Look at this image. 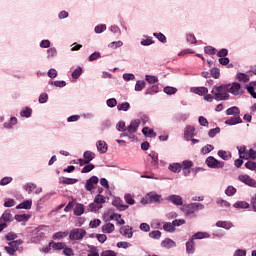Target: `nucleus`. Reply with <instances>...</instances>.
Returning <instances> with one entry per match:
<instances>
[{
    "label": "nucleus",
    "instance_id": "nucleus-1",
    "mask_svg": "<svg viewBox=\"0 0 256 256\" xmlns=\"http://www.w3.org/2000/svg\"><path fill=\"white\" fill-rule=\"evenodd\" d=\"M211 93L216 101H225L229 99L226 85L214 86Z\"/></svg>",
    "mask_w": 256,
    "mask_h": 256
},
{
    "label": "nucleus",
    "instance_id": "nucleus-2",
    "mask_svg": "<svg viewBox=\"0 0 256 256\" xmlns=\"http://www.w3.org/2000/svg\"><path fill=\"white\" fill-rule=\"evenodd\" d=\"M142 205H151L153 203H163V196L155 192L147 193L140 201Z\"/></svg>",
    "mask_w": 256,
    "mask_h": 256
},
{
    "label": "nucleus",
    "instance_id": "nucleus-3",
    "mask_svg": "<svg viewBox=\"0 0 256 256\" xmlns=\"http://www.w3.org/2000/svg\"><path fill=\"white\" fill-rule=\"evenodd\" d=\"M87 235V232L81 228H74L71 230L69 237L71 241H81L83 237Z\"/></svg>",
    "mask_w": 256,
    "mask_h": 256
},
{
    "label": "nucleus",
    "instance_id": "nucleus-4",
    "mask_svg": "<svg viewBox=\"0 0 256 256\" xmlns=\"http://www.w3.org/2000/svg\"><path fill=\"white\" fill-rule=\"evenodd\" d=\"M206 165L210 167V169H223L225 163L215 159V157L209 156L206 159Z\"/></svg>",
    "mask_w": 256,
    "mask_h": 256
},
{
    "label": "nucleus",
    "instance_id": "nucleus-5",
    "mask_svg": "<svg viewBox=\"0 0 256 256\" xmlns=\"http://www.w3.org/2000/svg\"><path fill=\"white\" fill-rule=\"evenodd\" d=\"M227 92L231 93L232 95H241L243 93V89H241V84L234 82L232 84L226 85Z\"/></svg>",
    "mask_w": 256,
    "mask_h": 256
},
{
    "label": "nucleus",
    "instance_id": "nucleus-6",
    "mask_svg": "<svg viewBox=\"0 0 256 256\" xmlns=\"http://www.w3.org/2000/svg\"><path fill=\"white\" fill-rule=\"evenodd\" d=\"M238 181L244 183V185H248V187H256V181L247 174H240L238 176Z\"/></svg>",
    "mask_w": 256,
    "mask_h": 256
},
{
    "label": "nucleus",
    "instance_id": "nucleus-7",
    "mask_svg": "<svg viewBox=\"0 0 256 256\" xmlns=\"http://www.w3.org/2000/svg\"><path fill=\"white\" fill-rule=\"evenodd\" d=\"M166 201L172 203V205H176V207H180L183 205V197L177 194H171L166 198Z\"/></svg>",
    "mask_w": 256,
    "mask_h": 256
},
{
    "label": "nucleus",
    "instance_id": "nucleus-8",
    "mask_svg": "<svg viewBox=\"0 0 256 256\" xmlns=\"http://www.w3.org/2000/svg\"><path fill=\"white\" fill-rule=\"evenodd\" d=\"M97 183H99V178L97 176H92L90 179L86 181V184H85L86 191H93Z\"/></svg>",
    "mask_w": 256,
    "mask_h": 256
},
{
    "label": "nucleus",
    "instance_id": "nucleus-9",
    "mask_svg": "<svg viewBox=\"0 0 256 256\" xmlns=\"http://www.w3.org/2000/svg\"><path fill=\"white\" fill-rule=\"evenodd\" d=\"M96 148L98 153H101L102 155L109 151V145H107V142H105V140H98L96 142Z\"/></svg>",
    "mask_w": 256,
    "mask_h": 256
},
{
    "label": "nucleus",
    "instance_id": "nucleus-10",
    "mask_svg": "<svg viewBox=\"0 0 256 256\" xmlns=\"http://www.w3.org/2000/svg\"><path fill=\"white\" fill-rule=\"evenodd\" d=\"M216 227H218L220 229H225L226 231H229V229H233V227H235V225H233V223L231 221L219 220L216 222Z\"/></svg>",
    "mask_w": 256,
    "mask_h": 256
},
{
    "label": "nucleus",
    "instance_id": "nucleus-11",
    "mask_svg": "<svg viewBox=\"0 0 256 256\" xmlns=\"http://www.w3.org/2000/svg\"><path fill=\"white\" fill-rule=\"evenodd\" d=\"M161 247L164 249H175V247H177V243L171 240V238H166L161 242Z\"/></svg>",
    "mask_w": 256,
    "mask_h": 256
},
{
    "label": "nucleus",
    "instance_id": "nucleus-12",
    "mask_svg": "<svg viewBox=\"0 0 256 256\" xmlns=\"http://www.w3.org/2000/svg\"><path fill=\"white\" fill-rule=\"evenodd\" d=\"M120 233L123 237H127V239H131L133 237V228L130 226H123L120 228Z\"/></svg>",
    "mask_w": 256,
    "mask_h": 256
},
{
    "label": "nucleus",
    "instance_id": "nucleus-13",
    "mask_svg": "<svg viewBox=\"0 0 256 256\" xmlns=\"http://www.w3.org/2000/svg\"><path fill=\"white\" fill-rule=\"evenodd\" d=\"M141 125V120L136 119L130 123V125L127 127L128 133H136L137 129H139V126Z\"/></svg>",
    "mask_w": 256,
    "mask_h": 256
},
{
    "label": "nucleus",
    "instance_id": "nucleus-14",
    "mask_svg": "<svg viewBox=\"0 0 256 256\" xmlns=\"http://www.w3.org/2000/svg\"><path fill=\"white\" fill-rule=\"evenodd\" d=\"M19 123V120L17 119V117L12 116L10 117V121H7L3 124L4 129H13L15 127V125H17Z\"/></svg>",
    "mask_w": 256,
    "mask_h": 256
},
{
    "label": "nucleus",
    "instance_id": "nucleus-15",
    "mask_svg": "<svg viewBox=\"0 0 256 256\" xmlns=\"http://www.w3.org/2000/svg\"><path fill=\"white\" fill-rule=\"evenodd\" d=\"M181 210L183 213H185V215H193V213H195V205L194 203L185 204L182 206Z\"/></svg>",
    "mask_w": 256,
    "mask_h": 256
},
{
    "label": "nucleus",
    "instance_id": "nucleus-16",
    "mask_svg": "<svg viewBox=\"0 0 256 256\" xmlns=\"http://www.w3.org/2000/svg\"><path fill=\"white\" fill-rule=\"evenodd\" d=\"M186 253L188 255H193V253H195V240L190 238L189 241L186 242Z\"/></svg>",
    "mask_w": 256,
    "mask_h": 256
},
{
    "label": "nucleus",
    "instance_id": "nucleus-17",
    "mask_svg": "<svg viewBox=\"0 0 256 256\" xmlns=\"http://www.w3.org/2000/svg\"><path fill=\"white\" fill-rule=\"evenodd\" d=\"M193 135H195V127L187 126L184 132V137L186 141H189V139H193Z\"/></svg>",
    "mask_w": 256,
    "mask_h": 256
},
{
    "label": "nucleus",
    "instance_id": "nucleus-18",
    "mask_svg": "<svg viewBox=\"0 0 256 256\" xmlns=\"http://www.w3.org/2000/svg\"><path fill=\"white\" fill-rule=\"evenodd\" d=\"M11 221H13V215H11V212L5 211L0 218V223H9Z\"/></svg>",
    "mask_w": 256,
    "mask_h": 256
},
{
    "label": "nucleus",
    "instance_id": "nucleus-19",
    "mask_svg": "<svg viewBox=\"0 0 256 256\" xmlns=\"http://www.w3.org/2000/svg\"><path fill=\"white\" fill-rule=\"evenodd\" d=\"M115 231V225L111 222H107L102 226V233H113Z\"/></svg>",
    "mask_w": 256,
    "mask_h": 256
},
{
    "label": "nucleus",
    "instance_id": "nucleus-20",
    "mask_svg": "<svg viewBox=\"0 0 256 256\" xmlns=\"http://www.w3.org/2000/svg\"><path fill=\"white\" fill-rule=\"evenodd\" d=\"M191 92L195 93L196 95H207L209 90L205 87H193L191 88Z\"/></svg>",
    "mask_w": 256,
    "mask_h": 256
},
{
    "label": "nucleus",
    "instance_id": "nucleus-21",
    "mask_svg": "<svg viewBox=\"0 0 256 256\" xmlns=\"http://www.w3.org/2000/svg\"><path fill=\"white\" fill-rule=\"evenodd\" d=\"M169 171L172 173H181V169H183V166L179 163H171L168 166Z\"/></svg>",
    "mask_w": 256,
    "mask_h": 256
},
{
    "label": "nucleus",
    "instance_id": "nucleus-22",
    "mask_svg": "<svg viewBox=\"0 0 256 256\" xmlns=\"http://www.w3.org/2000/svg\"><path fill=\"white\" fill-rule=\"evenodd\" d=\"M112 205H114V207H117L118 209H122V211H125L126 209H129L128 205H124L123 201L119 198H116L113 202Z\"/></svg>",
    "mask_w": 256,
    "mask_h": 256
},
{
    "label": "nucleus",
    "instance_id": "nucleus-23",
    "mask_svg": "<svg viewBox=\"0 0 256 256\" xmlns=\"http://www.w3.org/2000/svg\"><path fill=\"white\" fill-rule=\"evenodd\" d=\"M211 235L207 232H197L195 233L191 239L195 241V239H209Z\"/></svg>",
    "mask_w": 256,
    "mask_h": 256
},
{
    "label": "nucleus",
    "instance_id": "nucleus-24",
    "mask_svg": "<svg viewBox=\"0 0 256 256\" xmlns=\"http://www.w3.org/2000/svg\"><path fill=\"white\" fill-rule=\"evenodd\" d=\"M33 115V109L29 107H25L20 111V117H25L26 119H29Z\"/></svg>",
    "mask_w": 256,
    "mask_h": 256
},
{
    "label": "nucleus",
    "instance_id": "nucleus-25",
    "mask_svg": "<svg viewBox=\"0 0 256 256\" xmlns=\"http://www.w3.org/2000/svg\"><path fill=\"white\" fill-rule=\"evenodd\" d=\"M145 39H142L140 42V45H142V47H149L150 45H153L155 43V41H153V38H151L150 36H145Z\"/></svg>",
    "mask_w": 256,
    "mask_h": 256
},
{
    "label": "nucleus",
    "instance_id": "nucleus-26",
    "mask_svg": "<svg viewBox=\"0 0 256 256\" xmlns=\"http://www.w3.org/2000/svg\"><path fill=\"white\" fill-rule=\"evenodd\" d=\"M111 221H116L117 225H125V220L121 218V214L110 215Z\"/></svg>",
    "mask_w": 256,
    "mask_h": 256
},
{
    "label": "nucleus",
    "instance_id": "nucleus-27",
    "mask_svg": "<svg viewBox=\"0 0 256 256\" xmlns=\"http://www.w3.org/2000/svg\"><path fill=\"white\" fill-rule=\"evenodd\" d=\"M246 89H247L248 93H250V95H252V97L254 99H256V93H255L256 82H250L249 85L246 86Z\"/></svg>",
    "mask_w": 256,
    "mask_h": 256
},
{
    "label": "nucleus",
    "instance_id": "nucleus-28",
    "mask_svg": "<svg viewBox=\"0 0 256 256\" xmlns=\"http://www.w3.org/2000/svg\"><path fill=\"white\" fill-rule=\"evenodd\" d=\"M32 205H33V200H26V201L20 203L16 207V209H31Z\"/></svg>",
    "mask_w": 256,
    "mask_h": 256
},
{
    "label": "nucleus",
    "instance_id": "nucleus-29",
    "mask_svg": "<svg viewBox=\"0 0 256 256\" xmlns=\"http://www.w3.org/2000/svg\"><path fill=\"white\" fill-rule=\"evenodd\" d=\"M142 133L145 135V137H157V133H155V131L149 127H144L142 129Z\"/></svg>",
    "mask_w": 256,
    "mask_h": 256
},
{
    "label": "nucleus",
    "instance_id": "nucleus-30",
    "mask_svg": "<svg viewBox=\"0 0 256 256\" xmlns=\"http://www.w3.org/2000/svg\"><path fill=\"white\" fill-rule=\"evenodd\" d=\"M24 191L28 192V195H31V193H33V191H35V189H37V185H35L34 183H27L23 186Z\"/></svg>",
    "mask_w": 256,
    "mask_h": 256
},
{
    "label": "nucleus",
    "instance_id": "nucleus-31",
    "mask_svg": "<svg viewBox=\"0 0 256 256\" xmlns=\"http://www.w3.org/2000/svg\"><path fill=\"white\" fill-rule=\"evenodd\" d=\"M46 55H47V59H53L57 57V48L55 47L48 48L46 51Z\"/></svg>",
    "mask_w": 256,
    "mask_h": 256
},
{
    "label": "nucleus",
    "instance_id": "nucleus-32",
    "mask_svg": "<svg viewBox=\"0 0 256 256\" xmlns=\"http://www.w3.org/2000/svg\"><path fill=\"white\" fill-rule=\"evenodd\" d=\"M83 157L84 159H86L84 163H89L90 161H93V159H95V153L91 151H85Z\"/></svg>",
    "mask_w": 256,
    "mask_h": 256
},
{
    "label": "nucleus",
    "instance_id": "nucleus-33",
    "mask_svg": "<svg viewBox=\"0 0 256 256\" xmlns=\"http://www.w3.org/2000/svg\"><path fill=\"white\" fill-rule=\"evenodd\" d=\"M85 213V207L83 204H76L74 208V214L77 216L83 215Z\"/></svg>",
    "mask_w": 256,
    "mask_h": 256
},
{
    "label": "nucleus",
    "instance_id": "nucleus-34",
    "mask_svg": "<svg viewBox=\"0 0 256 256\" xmlns=\"http://www.w3.org/2000/svg\"><path fill=\"white\" fill-rule=\"evenodd\" d=\"M238 123H242L241 117H231L226 121V125H237Z\"/></svg>",
    "mask_w": 256,
    "mask_h": 256
},
{
    "label": "nucleus",
    "instance_id": "nucleus-35",
    "mask_svg": "<svg viewBox=\"0 0 256 256\" xmlns=\"http://www.w3.org/2000/svg\"><path fill=\"white\" fill-rule=\"evenodd\" d=\"M117 109L119 111H129V109H131V104H129V102L119 103Z\"/></svg>",
    "mask_w": 256,
    "mask_h": 256
},
{
    "label": "nucleus",
    "instance_id": "nucleus-36",
    "mask_svg": "<svg viewBox=\"0 0 256 256\" xmlns=\"http://www.w3.org/2000/svg\"><path fill=\"white\" fill-rule=\"evenodd\" d=\"M83 75V68L80 66L76 67V69L72 72L73 79H79Z\"/></svg>",
    "mask_w": 256,
    "mask_h": 256
},
{
    "label": "nucleus",
    "instance_id": "nucleus-37",
    "mask_svg": "<svg viewBox=\"0 0 256 256\" xmlns=\"http://www.w3.org/2000/svg\"><path fill=\"white\" fill-rule=\"evenodd\" d=\"M163 229L164 231H167L168 233H173L175 231V226L173 224V222H166L163 225Z\"/></svg>",
    "mask_w": 256,
    "mask_h": 256
},
{
    "label": "nucleus",
    "instance_id": "nucleus-38",
    "mask_svg": "<svg viewBox=\"0 0 256 256\" xmlns=\"http://www.w3.org/2000/svg\"><path fill=\"white\" fill-rule=\"evenodd\" d=\"M233 207H235V209H249V203L245 202V201H239L236 202Z\"/></svg>",
    "mask_w": 256,
    "mask_h": 256
},
{
    "label": "nucleus",
    "instance_id": "nucleus-39",
    "mask_svg": "<svg viewBox=\"0 0 256 256\" xmlns=\"http://www.w3.org/2000/svg\"><path fill=\"white\" fill-rule=\"evenodd\" d=\"M218 155L223 159L224 161H229L231 159V153L227 151L220 150L218 151Z\"/></svg>",
    "mask_w": 256,
    "mask_h": 256
},
{
    "label": "nucleus",
    "instance_id": "nucleus-40",
    "mask_svg": "<svg viewBox=\"0 0 256 256\" xmlns=\"http://www.w3.org/2000/svg\"><path fill=\"white\" fill-rule=\"evenodd\" d=\"M99 209H103V205L98 204L96 201L89 205V211L97 212Z\"/></svg>",
    "mask_w": 256,
    "mask_h": 256
},
{
    "label": "nucleus",
    "instance_id": "nucleus-41",
    "mask_svg": "<svg viewBox=\"0 0 256 256\" xmlns=\"http://www.w3.org/2000/svg\"><path fill=\"white\" fill-rule=\"evenodd\" d=\"M119 47H123V41H115L108 44L109 49H119Z\"/></svg>",
    "mask_w": 256,
    "mask_h": 256
},
{
    "label": "nucleus",
    "instance_id": "nucleus-42",
    "mask_svg": "<svg viewBox=\"0 0 256 256\" xmlns=\"http://www.w3.org/2000/svg\"><path fill=\"white\" fill-rule=\"evenodd\" d=\"M235 193H237V188L233 186H228L227 189L225 190V195H227L228 197H233Z\"/></svg>",
    "mask_w": 256,
    "mask_h": 256
},
{
    "label": "nucleus",
    "instance_id": "nucleus-43",
    "mask_svg": "<svg viewBox=\"0 0 256 256\" xmlns=\"http://www.w3.org/2000/svg\"><path fill=\"white\" fill-rule=\"evenodd\" d=\"M213 149H215V147H213V145L208 144V145L202 147L201 154L207 155L208 153H211V151H213Z\"/></svg>",
    "mask_w": 256,
    "mask_h": 256
},
{
    "label": "nucleus",
    "instance_id": "nucleus-44",
    "mask_svg": "<svg viewBox=\"0 0 256 256\" xmlns=\"http://www.w3.org/2000/svg\"><path fill=\"white\" fill-rule=\"evenodd\" d=\"M49 247H52V249H54V251H57L59 249H65V244L58 242V243H50Z\"/></svg>",
    "mask_w": 256,
    "mask_h": 256
},
{
    "label": "nucleus",
    "instance_id": "nucleus-45",
    "mask_svg": "<svg viewBox=\"0 0 256 256\" xmlns=\"http://www.w3.org/2000/svg\"><path fill=\"white\" fill-rule=\"evenodd\" d=\"M87 256H99V249L95 246H90Z\"/></svg>",
    "mask_w": 256,
    "mask_h": 256
},
{
    "label": "nucleus",
    "instance_id": "nucleus-46",
    "mask_svg": "<svg viewBox=\"0 0 256 256\" xmlns=\"http://www.w3.org/2000/svg\"><path fill=\"white\" fill-rule=\"evenodd\" d=\"M236 77L238 81H241L242 83H247L249 81V76L244 73H238Z\"/></svg>",
    "mask_w": 256,
    "mask_h": 256
},
{
    "label": "nucleus",
    "instance_id": "nucleus-47",
    "mask_svg": "<svg viewBox=\"0 0 256 256\" xmlns=\"http://www.w3.org/2000/svg\"><path fill=\"white\" fill-rule=\"evenodd\" d=\"M153 36L156 37V39H158V41H160V43H167V37H165V34L154 33Z\"/></svg>",
    "mask_w": 256,
    "mask_h": 256
},
{
    "label": "nucleus",
    "instance_id": "nucleus-48",
    "mask_svg": "<svg viewBox=\"0 0 256 256\" xmlns=\"http://www.w3.org/2000/svg\"><path fill=\"white\" fill-rule=\"evenodd\" d=\"M164 93H166L167 95H175V93H177V88L171 87V86H166L164 88Z\"/></svg>",
    "mask_w": 256,
    "mask_h": 256
},
{
    "label": "nucleus",
    "instance_id": "nucleus-49",
    "mask_svg": "<svg viewBox=\"0 0 256 256\" xmlns=\"http://www.w3.org/2000/svg\"><path fill=\"white\" fill-rule=\"evenodd\" d=\"M218 133H221V128L220 127H216L214 129H211L208 132V137H210L211 139H213V137H215V135H218Z\"/></svg>",
    "mask_w": 256,
    "mask_h": 256
},
{
    "label": "nucleus",
    "instance_id": "nucleus-50",
    "mask_svg": "<svg viewBox=\"0 0 256 256\" xmlns=\"http://www.w3.org/2000/svg\"><path fill=\"white\" fill-rule=\"evenodd\" d=\"M216 203H217V205H220V207H223L226 209L231 207V204L227 200L219 199L216 201Z\"/></svg>",
    "mask_w": 256,
    "mask_h": 256
},
{
    "label": "nucleus",
    "instance_id": "nucleus-51",
    "mask_svg": "<svg viewBox=\"0 0 256 256\" xmlns=\"http://www.w3.org/2000/svg\"><path fill=\"white\" fill-rule=\"evenodd\" d=\"M239 113H240L239 109L235 106L227 109L226 111L227 115H239Z\"/></svg>",
    "mask_w": 256,
    "mask_h": 256
},
{
    "label": "nucleus",
    "instance_id": "nucleus-52",
    "mask_svg": "<svg viewBox=\"0 0 256 256\" xmlns=\"http://www.w3.org/2000/svg\"><path fill=\"white\" fill-rule=\"evenodd\" d=\"M145 79L148 83H150V85H153V84L157 83V81H159V79H157L156 76H151V75H146Z\"/></svg>",
    "mask_w": 256,
    "mask_h": 256
},
{
    "label": "nucleus",
    "instance_id": "nucleus-53",
    "mask_svg": "<svg viewBox=\"0 0 256 256\" xmlns=\"http://www.w3.org/2000/svg\"><path fill=\"white\" fill-rule=\"evenodd\" d=\"M145 81H137L135 85V91H143L145 89Z\"/></svg>",
    "mask_w": 256,
    "mask_h": 256
},
{
    "label": "nucleus",
    "instance_id": "nucleus-54",
    "mask_svg": "<svg viewBox=\"0 0 256 256\" xmlns=\"http://www.w3.org/2000/svg\"><path fill=\"white\" fill-rule=\"evenodd\" d=\"M116 129L117 131H120L121 133H123V131H127V128L125 127V122L124 121H120L116 124Z\"/></svg>",
    "mask_w": 256,
    "mask_h": 256
},
{
    "label": "nucleus",
    "instance_id": "nucleus-55",
    "mask_svg": "<svg viewBox=\"0 0 256 256\" xmlns=\"http://www.w3.org/2000/svg\"><path fill=\"white\" fill-rule=\"evenodd\" d=\"M149 237H151V239H161V231L159 230H155L149 233Z\"/></svg>",
    "mask_w": 256,
    "mask_h": 256
},
{
    "label": "nucleus",
    "instance_id": "nucleus-56",
    "mask_svg": "<svg viewBox=\"0 0 256 256\" xmlns=\"http://www.w3.org/2000/svg\"><path fill=\"white\" fill-rule=\"evenodd\" d=\"M16 221H29V215L27 214H18L15 216Z\"/></svg>",
    "mask_w": 256,
    "mask_h": 256
},
{
    "label": "nucleus",
    "instance_id": "nucleus-57",
    "mask_svg": "<svg viewBox=\"0 0 256 256\" xmlns=\"http://www.w3.org/2000/svg\"><path fill=\"white\" fill-rule=\"evenodd\" d=\"M106 105L110 108L117 107V99L110 98V99L106 100Z\"/></svg>",
    "mask_w": 256,
    "mask_h": 256
},
{
    "label": "nucleus",
    "instance_id": "nucleus-58",
    "mask_svg": "<svg viewBox=\"0 0 256 256\" xmlns=\"http://www.w3.org/2000/svg\"><path fill=\"white\" fill-rule=\"evenodd\" d=\"M97 59H101V53L94 52L88 57V61H97Z\"/></svg>",
    "mask_w": 256,
    "mask_h": 256
},
{
    "label": "nucleus",
    "instance_id": "nucleus-59",
    "mask_svg": "<svg viewBox=\"0 0 256 256\" xmlns=\"http://www.w3.org/2000/svg\"><path fill=\"white\" fill-rule=\"evenodd\" d=\"M21 243H23L21 240H15V241L9 242L8 245L10 248L16 249V251H17V247H19V245H21Z\"/></svg>",
    "mask_w": 256,
    "mask_h": 256
},
{
    "label": "nucleus",
    "instance_id": "nucleus-60",
    "mask_svg": "<svg viewBox=\"0 0 256 256\" xmlns=\"http://www.w3.org/2000/svg\"><path fill=\"white\" fill-rule=\"evenodd\" d=\"M94 201L98 204V205H103V203H105V197L101 194L96 195Z\"/></svg>",
    "mask_w": 256,
    "mask_h": 256
},
{
    "label": "nucleus",
    "instance_id": "nucleus-61",
    "mask_svg": "<svg viewBox=\"0 0 256 256\" xmlns=\"http://www.w3.org/2000/svg\"><path fill=\"white\" fill-rule=\"evenodd\" d=\"M246 169H250V171H255L256 169V162L248 161L245 163Z\"/></svg>",
    "mask_w": 256,
    "mask_h": 256
},
{
    "label": "nucleus",
    "instance_id": "nucleus-62",
    "mask_svg": "<svg viewBox=\"0 0 256 256\" xmlns=\"http://www.w3.org/2000/svg\"><path fill=\"white\" fill-rule=\"evenodd\" d=\"M107 29V25L105 24H101V25H98L94 28V31L95 33H103V31H105Z\"/></svg>",
    "mask_w": 256,
    "mask_h": 256
},
{
    "label": "nucleus",
    "instance_id": "nucleus-63",
    "mask_svg": "<svg viewBox=\"0 0 256 256\" xmlns=\"http://www.w3.org/2000/svg\"><path fill=\"white\" fill-rule=\"evenodd\" d=\"M233 256H247V250L244 249H237Z\"/></svg>",
    "mask_w": 256,
    "mask_h": 256
},
{
    "label": "nucleus",
    "instance_id": "nucleus-64",
    "mask_svg": "<svg viewBox=\"0 0 256 256\" xmlns=\"http://www.w3.org/2000/svg\"><path fill=\"white\" fill-rule=\"evenodd\" d=\"M101 256H117V253L113 250H104L102 251Z\"/></svg>",
    "mask_w": 256,
    "mask_h": 256
}]
</instances>
